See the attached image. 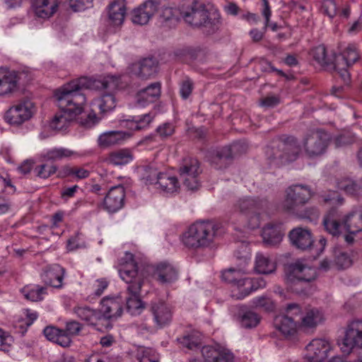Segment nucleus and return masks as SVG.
Wrapping results in <instances>:
<instances>
[{
    "label": "nucleus",
    "mask_w": 362,
    "mask_h": 362,
    "mask_svg": "<svg viewBox=\"0 0 362 362\" xmlns=\"http://www.w3.org/2000/svg\"><path fill=\"white\" fill-rule=\"evenodd\" d=\"M92 82L86 77H81L63 86L55 92L57 105L61 111L57 113L51 122V127L62 130L68 127L83 110L86 98L84 90L91 87Z\"/></svg>",
    "instance_id": "f257e3e1"
},
{
    "label": "nucleus",
    "mask_w": 362,
    "mask_h": 362,
    "mask_svg": "<svg viewBox=\"0 0 362 362\" xmlns=\"http://www.w3.org/2000/svg\"><path fill=\"white\" fill-rule=\"evenodd\" d=\"M119 274L122 279L128 284L127 290L129 296L127 298V311L132 315L139 314L144 309L140 292L145 275L142 271L139 272L138 264L131 252H126L120 259Z\"/></svg>",
    "instance_id": "f03ea898"
},
{
    "label": "nucleus",
    "mask_w": 362,
    "mask_h": 362,
    "mask_svg": "<svg viewBox=\"0 0 362 362\" xmlns=\"http://www.w3.org/2000/svg\"><path fill=\"white\" fill-rule=\"evenodd\" d=\"M322 224L325 230L334 237H339L343 229L352 234L362 232V210H355L343 215L335 207L330 209L324 216Z\"/></svg>",
    "instance_id": "7ed1b4c3"
},
{
    "label": "nucleus",
    "mask_w": 362,
    "mask_h": 362,
    "mask_svg": "<svg viewBox=\"0 0 362 362\" xmlns=\"http://www.w3.org/2000/svg\"><path fill=\"white\" fill-rule=\"evenodd\" d=\"M217 226L211 221H197L192 224L182 235V243L189 249L210 247L216 235Z\"/></svg>",
    "instance_id": "20e7f679"
},
{
    "label": "nucleus",
    "mask_w": 362,
    "mask_h": 362,
    "mask_svg": "<svg viewBox=\"0 0 362 362\" xmlns=\"http://www.w3.org/2000/svg\"><path fill=\"white\" fill-rule=\"evenodd\" d=\"M317 278V270L311 267L296 262L290 264L286 271V283L289 288L298 294L311 293V282Z\"/></svg>",
    "instance_id": "39448f33"
},
{
    "label": "nucleus",
    "mask_w": 362,
    "mask_h": 362,
    "mask_svg": "<svg viewBox=\"0 0 362 362\" xmlns=\"http://www.w3.org/2000/svg\"><path fill=\"white\" fill-rule=\"evenodd\" d=\"M222 279L232 285L231 296L235 299H243L252 291L266 286V281L262 278L250 279L245 276L241 270L235 269L223 272Z\"/></svg>",
    "instance_id": "423d86ee"
},
{
    "label": "nucleus",
    "mask_w": 362,
    "mask_h": 362,
    "mask_svg": "<svg viewBox=\"0 0 362 362\" xmlns=\"http://www.w3.org/2000/svg\"><path fill=\"white\" fill-rule=\"evenodd\" d=\"M313 192L310 187L305 185H293L285 192V198L281 204V209L285 212L291 214L298 208L303 207L311 199Z\"/></svg>",
    "instance_id": "0eeeda50"
},
{
    "label": "nucleus",
    "mask_w": 362,
    "mask_h": 362,
    "mask_svg": "<svg viewBox=\"0 0 362 362\" xmlns=\"http://www.w3.org/2000/svg\"><path fill=\"white\" fill-rule=\"evenodd\" d=\"M119 78L114 76H107L93 82L94 87L106 90L105 93L95 101L101 112L111 111L115 107L116 98L114 92L119 88Z\"/></svg>",
    "instance_id": "6e6552de"
},
{
    "label": "nucleus",
    "mask_w": 362,
    "mask_h": 362,
    "mask_svg": "<svg viewBox=\"0 0 362 362\" xmlns=\"http://www.w3.org/2000/svg\"><path fill=\"white\" fill-rule=\"evenodd\" d=\"M182 18L188 24L194 26H216L220 23V14L216 11H209L204 6L194 4L189 10L182 12Z\"/></svg>",
    "instance_id": "1a4fd4ad"
},
{
    "label": "nucleus",
    "mask_w": 362,
    "mask_h": 362,
    "mask_svg": "<svg viewBox=\"0 0 362 362\" xmlns=\"http://www.w3.org/2000/svg\"><path fill=\"white\" fill-rule=\"evenodd\" d=\"M329 141V135L324 131L316 130L310 132L303 141L305 154L310 158L322 155L326 151Z\"/></svg>",
    "instance_id": "9d476101"
},
{
    "label": "nucleus",
    "mask_w": 362,
    "mask_h": 362,
    "mask_svg": "<svg viewBox=\"0 0 362 362\" xmlns=\"http://www.w3.org/2000/svg\"><path fill=\"white\" fill-rule=\"evenodd\" d=\"M139 272H143L145 279L152 274L156 281L162 284H168L174 282L177 279V271L170 264L160 262L156 266L147 264L139 266Z\"/></svg>",
    "instance_id": "9b49d317"
},
{
    "label": "nucleus",
    "mask_w": 362,
    "mask_h": 362,
    "mask_svg": "<svg viewBox=\"0 0 362 362\" xmlns=\"http://www.w3.org/2000/svg\"><path fill=\"white\" fill-rule=\"evenodd\" d=\"M359 59V54L354 45H348L341 54L334 57L333 70L337 71L344 82H348L350 75L348 68Z\"/></svg>",
    "instance_id": "f8f14e48"
},
{
    "label": "nucleus",
    "mask_w": 362,
    "mask_h": 362,
    "mask_svg": "<svg viewBox=\"0 0 362 362\" xmlns=\"http://www.w3.org/2000/svg\"><path fill=\"white\" fill-rule=\"evenodd\" d=\"M124 301L120 296H105L100 303V320L114 321L121 317L123 312Z\"/></svg>",
    "instance_id": "ddd939ff"
},
{
    "label": "nucleus",
    "mask_w": 362,
    "mask_h": 362,
    "mask_svg": "<svg viewBox=\"0 0 362 362\" xmlns=\"http://www.w3.org/2000/svg\"><path fill=\"white\" fill-rule=\"evenodd\" d=\"M243 148L240 142H235L230 146L216 149L212 153L210 158L211 165L216 169L226 168L233 157L242 152Z\"/></svg>",
    "instance_id": "4468645a"
},
{
    "label": "nucleus",
    "mask_w": 362,
    "mask_h": 362,
    "mask_svg": "<svg viewBox=\"0 0 362 362\" xmlns=\"http://www.w3.org/2000/svg\"><path fill=\"white\" fill-rule=\"evenodd\" d=\"M300 151V146L293 136H286L278 145V149L274 155L269 156L272 160L279 159L281 163L295 160Z\"/></svg>",
    "instance_id": "2eb2a0df"
},
{
    "label": "nucleus",
    "mask_w": 362,
    "mask_h": 362,
    "mask_svg": "<svg viewBox=\"0 0 362 362\" xmlns=\"http://www.w3.org/2000/svg\"><path fill=\"white\" fill-rule=\"evenodd\" d=\"M332 351L330 343L325 339H314L306 346L305 358L310 362H322Z\"/></svg>",
    "instance_id": "dca6fc26"
},
{
    "label": "nucleus",
    "mask_w": 362,
    "mask_h": 362,
    "mask_svg": "<svg viewBox=\"0 0 362 362\" xmlns=\"http://www.w3.org/2000/svg\"><path fill=\"white\" fill-rule=\"evenodd\" d=\"M150 310L153 315V322L158 328L168 326L173 320V309L170 305L164 301H152Z\"/></svg>",
    "instance_id": "f3484780"
},
{
    "label": "nucleus",
    "mask_w": 362,
    "mask_h": 362,
    "mask_svg": "<svg viewBox=\"0 0 362 362\" xmlns=\"http://www.w3.org/2000/svg\"><path fill=\"white\" fill-rule=\"evenodd\" d=\"M204 362H233L234 355L228 349L220 345L204 346L202 349Z\"/></svg>",
    "instance_id": "a211bd4d"
},
{
    "label": "nucleus",
    "mask_w": 362,
    "mask_h": 362,
    "mask_svg": "<svg viewBox=\"0 0 362 362\" xmlns=\"http://www.w3.org/2000/svg\"><path fill=\"white\" fill-rule=\"evenodd\" d=\"M21 74L6 69H0V96H8L16 91Z\"/></svg>",
    "instance_id": "6ab92c4d"
},
{
    "label": "nucleus",
    "mask_w": 362,
    "mask_h": 362,
    "mask_svg": "<svg viewBox=\"0 0 362 362\" xmlns=\"http://www.w3.org/2000/svg\"><path fill=\"white\" fill-rule=\"evenodd\" d=\"M33 103L25 101L11 107L6 112V119L13 124H21L29 119L33 115Z\"/></svg>",
    "instance_id": "aec40b11"
},
{
    "label": "nucleus",
    "mask_w": 362,
    "mask_h": 362,
    "mask_svg": "<svg viewBox=\"0 0 362 362\" xmlns=\"http://www.w3.org/2000/svg\"><path fill=\"white\" fill-rule=\"evenodd\" d=\"M125 189L123 186L112 187L104 199V207L110 213L120 210L124 205Z\"/></svg>",
    "instance_id": "412c9836"
},
{
    "label": "nucleus",
    "mask_w": 362,
    "mask_h": 362,
    "mask_svg": "<svg viewBox=\"0 0 362 362\" xmlns=\"http://www.w3.org/2000/svg\"><path fill=\"white\" fill-rule=\"evenodd\" d=\"M157 66V61L153 57H148L132 64L129 69L132 74L141 79L146 80L156 74Z\"/></svg>",
    "instance_id": "4be33fe9"
},
{
    "label": "nucleus",
    "mask_w": 362,
    "mask_h": 362,
    "mask_svg": "<svg viewBox=\"0 0 362 362\" xmlns=\"http://www.w3.org/2000/svg\"><path fill=\"white\" fill-rule=\"evenodd\" d=\"M343 344L349 349L362 348V320H353L347 325Z\"/></svg>",
    "instance_id": "5701e85b"
},
{
    "label": "nucleus",
    "mask_w": 362,
    "mask_h": 362,
    "mask_svg": "<svg viewBox=\"0 0 362 362\" xmlns=\"http://www.w3.org/2000/svg\"><path fill=\"white\" fill-rule=\"evenodd\" d=\"M158 2L156 0H147L132 11V22L138 25L146 24L156 12Z\"/></svg>",
    "instance_id": "b1692460"
},
{
    "label": "nucleus",
    "mask_w": 362,
    "mask_h": 362,
    "mask_svg": "<svg viewBox=\"0 0 362 362\" xmlns=\"http://www.w3.org/2000/svg\"><path fill=\"white\" fill-rule=\"evenodd\" d=\"M65 272V269L59 264H52L45 267L41 278L46 285L55 288H62Z\"/></svg>",
    "instance_id": "393cba45"
},
{
    "label": "nucleus",
    "mask_w": 362,
    "mask_h": 362,
    "mask_svg": "<svg viewBox=\"0 0 362 362\" xmlns=\"http://www.w3.org/2000/svg\"><path fill=\"white\" fill-rule=\"evenodd\" d=\"M284 234L285 228L282 223H269L263 228L262 236L266 245L276 246L281 242Z\"/></svg>",
    "instance_id": "a878e982"
},
{
    "label": "nucleus",
    "mask_w": 362,
    "mask_h": 362,
    "mask_svg": "<svg viewBox=\"0 0 362 362\" xmlns=\"http://www.w3.org/2000/svg\"><path fill=\"white\" fill-rule=\"evenodd\" d=\"M58 0H33L31 8L37 18L48 19L57 11Z\"/></svg>",
    "instance_id": "bb28decb"
},
{
    "label": "nucleus",
    "mask_w": 362,
    "mask_h": 362,
    "mask_svg": "<svg viewBox=\"0 0 362 362\" xmlns=\"http://www.w3.org/2000/svg\"><path fill=\"white\" fill-rule=\"evenodd\" d=\"M161 84L155 82L146 88L139 90L136 95V103L139 107H144L157 100L161 93Z\"/></svg>",
    "instance_id": "cd10ccee"
},
{
    "label": "nucleus",
    "mask_w": 362,
    "mask_h": 362,
    "mask_svg": "<svg viewBox=\"0 0 362 362\" xmlns=\"http://www.w3.org/2000/svg\"><path fill=\"white\" fill-rule=\"evenodd\" d=\"M131 134L123 131H108L99 135L97 142L101 148H107L122 144Z\"/></svg>",
    "instance_id": "c85d7f7f"
},
{
    "label": "nucleus",
    "mask_w": 362,
    "mask_h": 362,
    "mask_svg": "<svg viewBox=\"0 0 362 362\" xmlns=\"http://www.w3.org/2000/svg\"><path fill=\"white\" fill-rule=\"evenodd\" d=\"M126 4L124 0H115L107 6L108 23L112 26H120L123 24L126 15Z\"/></svg>",
    "instance_id": "c756f323"
},
{
    "label": "nucleus",
    "mask_w": 362,
    "mask_h": 362,
    "mask_svg": "<svg viewBox=\"0 0 362 362\" xmlns=\"http://www.w3.org/2000/svg\"><path fill=\"white\" fill-rule=\"evenodd\" d=\"M300 318L299 326L304 329H315L324 320L322 313L315 308L305 309Z\"/></svg>",
    "instance_id": "7c9ffc66"
},
{
    "label": "nucleus",
    "mask_w": 362,
    "mask_h": 362,
    "mask_svg": "<svg viewBox=\"0 0 362 362\" xmlns=\"http://www.w3.org/2000/svg\"><path fill=\"white\" fill-rule=\"evenodd\" d=\"M288 236L292 244L301 250L309 248L313 242L310 231L302 228L293 229Z\"/></svg>",
    "instance_id": "2f4dec72"
},
{
    "label": "nucleus",
    "mask_w": 362,
    "mask_h": 362,
    "mask_svg": "<svg viewBox=\"0 0 362 362\" xmlns=\"http://www.w3.org/2000/svg\"><path fill=\"white\" fill-rule=\"evenodd\" d=\"M261 206V201L257 198L243 197L238 198L233 205L234 212L247 215L256 212Z\"/></svg>",
    "instance_id": "473e14b6"
},
{
    "label": "nucleus",
    "mask_w": 362,
    "mask_h": 362,
    "mask_svg": "<svg viewBox=\"0 0 362 362\" xmlns=\"http://www.w3.org/2000/svg\"><path fill=\"white\" fill-rule=\"evenodd\" d=\"M158 177L156 188L166 194L177 193L180 189V184L177 177L168 173H163Z\"/></svg>",
    "instance_id": "72a5a7b5"
},
{
    "label": "nucleus",
    "mask_w": 362,
    "mask_h": 362,
    "mask_svg": "<svg viewBox=\"0 0 362 362\" xmlns=\"http://www.w3.org/2000/svg\"><path fill=\"white\" fill-rule=\"evenodd\" d=\"M141 180L146 185H155L158 183V177L163 173L160 172L157 163H150L142 165L138 168Z\"/></svg>",
    "instance_id": "f704fd0d"
},
{
    "label": "nucleus",
    "mask_w": 362,
    "mask_h": 362,
    "mask_svg": "<svg viewBox=\"0 0 362 362\" xmlns=\"http://www.w3.org/2000/svg\"><path fill=\"white\" fill-rule=\"evenodd\" d=\"M43 334L47 339L63 347H67L71 344V339L64 329L54 326H47L43 329Z\"/></svg>",
    "instance_id": "c9c22d12"
},
{
    "label": "nucleus",
    "mask_w": 362,
    "mask_h": 362,
    "mask_svg": "<svg viewBox=\"0 0 362 362\" xmlns=\"http://www.w3.org/2000/svg\"><path fill=\"white\" fill-rule=\"evenodd\" d=\"M274 325L276 329L285 337L293 336L296 332L297 322L296 320L288 315L276 316L274 320Z\"/></svg>",
    "instance_id": "e433bc0d"
},
{
    "label": "nucleus",
    "mask_w": 362,
    "mask_h": 362,
    "mask_svg": "<svg viewBox=\"0 0 362 362\" xmlns=\"http://www.w3.org/2000/svg\"><path fill=\"white\" fill-rule=\"evenodd\" d=\"M134 159L132 150L121 148L110 152L105 160L108 164L113 165H124L131 163Z\"/></svg>",
    "instance_id": "4c0bfd02"
},
{
    "label": "nucleus",
    "mask_w": 362,
    "mask_h": 362,
    "mask_svg": "<svg viewBox=\"0 0 362 362\" xmlns=\"http://www.w3.org/2000/svg\"><path fill=\"white\" fill-rule=\"evenodd\" d=\"M74 313L78 318L90 325L96 326L101 322L99 311L91 309L88 306H76L74 308Z\"/></svg>",
    "instance_id": "58836bf2"
},
{
    "label": "nucleus",
    "mask_w": 362,
    "mask_h": 362,
    "mask_svg": "<svg viewBox=\"0 0 362 362\" xmlns=\"http://www.w3.org/2000/svg\"><path fill=\"white\" fill-rule=\"evenodd\" d=\"M153 119V115L147 113L141 116L134 117L132 119L124 120L123 123L124 126L130 130L141 131L148 128Z\"/></svg>",
    "instance_id": "ea45409f"
},
{
    "label": "nucleus",
    "mask_w": 362,
    "mask_h": 362,
    "mask_svg": "<svg viewBox=\"0 0 362 362\" xmlns=\"http://www.w3.org/2000/svg\"><path fill=\"white\" fill-rule=\"evenodd\" d=\"M182 17V12L177 8H165L162 11L160 16V23L164 27L173 28L175 27Z\"/></svg>",
    "instance_id": "a19ab883"
},
{
    "label": "nucleus",
    "mask_w": 362,
    "mask_h": 362,
    "mask_svg": "<svg viewBox=\"0 0 362 362\" xmlns=\"http://www.w3.org/2000/svg\"><path fill=\"white\" fill-rule=\"evenodd\" d=\"M25 299L32 302L40 301L47 294V288L39 285L25 286L21 289Z\"/></svg>",
    "instance_id": "79ce46f5"
},
{
    "label": "nucleus",
    "mask_w": 362,
    "mask_h": 362,
    "mask_svg": "<svg viewBox=\"0 0 362 362\" xmlns=\"http://www.w3.org/2000/svg\"><path fill=\"white\" fill-rule=\"evenodd\" d=\"M255 270L263 274H268L276 270V264L268 256L258 253L255 257Z\"/></svg>",
    "instance_id": "37998d69"
},
{
    "label": "nucleus",
    "mask_w": 362,
    "mask_h": 362,
    "mask_svg": "<svg viewBox=\"0 0 362 362\" xmlns=\"http://www.w3.org/2000/svg\"><path fill=\"white\" fill-rule=\"evenodd\" d=\"M90 175V172L88 170L79 166L65 165L59 172V176L71 177L75 180H83L88 177Z\"/></svg>",
    "instance_id": "c03bdc74"
},
{
    "label": "nucleus",
    "mask_w": 362,
    "mask_h": 362,
    "mask_svg": "<svg viewBox=\"0 0 362 362\" xmlns=\"http://www.w3.org/2000/svg\"><path fill=\"white\" fill-rule=\"evenodd\" d=\"M314 59L322 66L333 69L334 62L332 58L327 54L326 48L324 45H319L313 49Z\"/></svg>",
    "instance_id": "a18cd8bd"
},
{
    "label": "nucleus",
    "mask_w": 362,
    "mask_h": 362,
    "mask_svg": "<svg viewBox=\"0 0 362 362\" xmlns=\"http://www.w3.org/2000/svg\"><path fill=\"white\" fill-rule=\"evenodd\" d=\"M76 156H78V153L70 149L66 148H54L49 150L44 155V158L46 160L57 161Z\"/></svg>",
    "instance_id": "49530a36"
},
{
    "label": "nucleus",
    "mask_w": 362,
    "mask_h": 362,
    "mask_svg": "<svg viewBox=\"0 0 362 362\" xmlns=\"http://www.w3.org/2000/svg\"><path fill=\"white\" fill-rule=\"evenodd\" d=\"M180 174L200 175L201 169L199 162L196 158H189L183 161L180 168Z\"/></svg>",
    "instance_id": "de8ad7c7"
},
{
    "label": "nucleus",
    "mask_w": 362,
    "mask_h": 362,
    "mask_svg": "<svg viewBox=\"0 0 362 362\" xmlns=\"http://www.w3.org/2000/svg\"><path fill=\"white\" fill-rule=\"evenodd\" d=\"M350 254L341 249L334 250V262L339 269H346L352 264Z\"/></svg>",
    "instance_id": "09e8293b"
},
{
    "label": "nucleus",
    "mask_w": 362,
    "mask_h": 362,
    "mask_svg": "<svg viewBox=\"0 0 362 362\" xmlns=\"http://www.w3.org/2000/svg\"><path fill=\"white\" fill-rule=\"evenodd\" d=\"M177 341L183 347H186L189 350L197 349L201 344V339L195 333L184 335L177 338Z\"/></svg>",
    "instance_id": "8fccbe9b"
},
{
    "label": "nucleus",
    "mask_w": 362,
    "mask_h": 362,
    "mask_svg": "<svg viewBox=\"0 0 362 362\" xmlns=\"http://www.w3.org/2000/svg\"><path fill=\"white\" fill-rule=\"evenodd\" d=\"M260 321L259 315L252 311L246 310L240 315L241 325L245 328H252L256 327Z\"/></svg>",
    "instance_id": "3c124183"
},
{
    "label": "nucleus",
    "mask_w": 362,
    "mask_h": 362,
    "mask_svg": "<svg viewBox=\"0 0 362 362\" xmlns=\"http://www.w3.org/2000/svg\"><path fill=\"white\" fill-rule=\"evenodd\" d=\"M136 358L139 362H158V356L151 348H140L137 351Z\"/></svg>",
    "instance_id": "603ef678"
},
{
    "label": "nucleus",
    "mask_w": 362,
    "mask_h": 362,
    "mask_svg": "<svg viewBox=\"0 0 362 362\" xmlns=\"http://www.w3.org/2000/svg\"><path fill=\"white\" fill-rule=\"evenodd\" d=\"M263 8L262 10V15L265 19L264 29L270 28L272 30L276 31L279 26L276 23H270V17L272 16V11L268 0H262Z\"/></svg>",
    "instance_id": "864d4df0"
},
{
    "label": "nucleus",
    "mask_w": 362,
    "mask_h": 362,
    "mask_svg": "<svg viewBox=\"0 0 362 362\" xmlns=\"http://www.w3.org/2000/svg\"><path fill=\"white\" fill-rule=\"evenodd\" d=\"M183 185L189 190H197L200 186L199 175L180 174Z\"/></svg>",
    "instance_id": "5fc2aeb1"
},
{
    "label": "nucleus",
    "mask_w": 362,
    "mask_h": 362,
    "mask_svg": "<svg viewBox=\"0 0 362 362\" xmlns=\"http://www.w3.org/2000/svg\"><path fill=\"white\" fill-rule=\"evenodd\" d=\"M293 214L300 218L315 219L319 216V211L315 207L298 208Z\"/></svg>",
    "instance_id": "6e6d98bb"
},
{
    "label": "nucleus",
    "mask_w": 362,
    "mask_h": 362,
    "mask_svg": "<svg viewBox=\"0 0 362 362\" xmlns=\"http://www.w3.org/2000/svg\"><path fill=\"white\" fill-rule=\"evenodd\" d=\"M322 202L325 204H329L332 205H341L343 204L344 199L340 194L336 191H330L325 192L320 194Z\"/></svg>",
    "instance_id": "4d7b16f0"
},
{
    "label": "nucleus",
    "mask_w": 362,
    "mask_h": 362,
    "mask_svg": "<svg viewBox=\"0 0 362 362\" xmlns=\"http://www.w3.org/2000/svg\"><path fill=\"white\" fill-rule=\"evenodd\" d=\"M13 337L6 331L0 328V351L8 353L11 348Z\"/></svg>",
    "instance_id": "13d9d810"
},
{
    "label": "nucleus",
    "mask_w": 362,
    "mask_h": 362,
    "mask_svg": "<svg viewBox=\"0 0 362 362\" xmlns=\"http://www.w3.org/2000/svg\"><path fill=\"white\" fill-rule=\"evenodd\" d=\"M57 168L54 165H48L47 164H42L37 166L35 169L37 175L41 178H47L57 172Z\"/></svg>",
    "instance_id": "bf43d9fd"
},
{
    "label": "nucleus",
    "mask_w": 362,
    "mask_h": 362,
    "mask_svg": "<svg viewBox=\"0 0 362 362\" xmlns=\"http://www.w3.org/2000/svg\"><path fill=\"white\" fill-rule=\"evenodd\" d=\"M252 303L256 308H262L266 311H272L274 309L273 301L269 298L264 296L254 298Z\"/></svg>",
    "instance_id": "052dcab7"
},
{
    "label": "nucleus",
    "mask_w": 362,
    "mask_h": 362,
    "mask_svg": "<svg viewBox=\"0 0 362 362\" xmlns=\"http://www.w3.org/2000/svg\"><path fill=\"white\" fill-rule=\"evenodd\" d=\"M321 10L324 14L332 18L337 15V4L334 0H323Z\"/></svg>",
    "instance_id": "680f3d73"
},
{
    "label": "nucleus",
    "mask_w": 362,
    "mask_h": 362,
    "mask_svg": "<svg viewBox=\"0 0 362 362\" xmlns=\"http://www.w3.org/2000/svg\"><path fill=\"white\" fill-rule=\"evenodd\" d=\"M194 88L193 81L188 77L184 78L180 83V93L183 99H187L191 95Z\"/></svg>",
    "instance_id": "e2e57ef3"
},
{
    "label": "nucleus",
    "mask_w": 362,
    "mask_h": 362,
    "mask_svg": "<svg viewBox=\"0 0 362 362\" xmlns=\"http://www.w3.org/2000/svg\"><path fill=\"white\" fill-rule=\"evenodd\" d=\"M93 0H69V6L75 12L83 11L92 5Z\"/></svg>",
    "instance_id": "0e129e2a"
},
{
    "label": "nucleus",
    "mask_w": 362,
    "mask_h": 362,
    "mask_svg": "<svg viewBox=\"0 0 362 362\" xmlns=\"http://www.w3.org/2000/svg\"><path fill=\"white\" fill-rule=\"evenodd\" d=\"M337 187L347 194H353L356 192L357 186L352 180L344 179L337 182Z\"/></svg>",
    "instance_id": "69168bd1"
},
{
    "label": "nucleus",
    "mask_w": 362,
    "mask_h": 362,
    "mask_svg": "<svg viewBox=\"0 0 362 362\" xmlns=\"http://www.w3.org/2000/svg\"><path fill=\"white\" fill-rule=\"evenodd\" d=\"M286 314L284 315H288L290 317L296 320V317L302 316L303 312L302 311V308L299 304L296 303H288L287 304L285 308Z\"/></svg>",
    "instance_id": "338daca9"
},
{
    "label": "nucleus",
    "mask_w": 362,
    "mask_h": 362,
    "mask_svg": "<svg viewBox=\"0 0 362 362\" xmlns=\"http://www.w3.org/2000/svg\"><path fill=\"white\" fill-rule=\"evenodd\" d=\"M156 132L162 139H165L173 134L175 127L172 124L167 122L159 126L156 129Z\"/></svg>",
    "instance_id": "774afa93"
}]
</instances>
